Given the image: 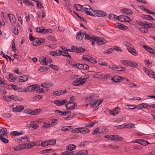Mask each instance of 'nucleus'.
I'll return each mask as SVG.
<instances>
[{"instance_id":"1","label":"nucleus","mask_w":155,"mask_h":155,"mask_svg":"<svg viewBox=\"0 0 155 155\" xmlns=\"http://www.w3.org/2000/svg\"><path fill=\"white\" fill-rule=\"evenodd\" d=\"M94 40L96 42L97 44L100 45L105 44L107 42L106 40L104 38L101 37H94Z\"/></svg>"},{"instance_id":"2","label":"nucleus","mask_w":155,"mask_h":155,"mask_svg":"<svg viewBox=\"0 0 155 155\" xmlns=\"http://www.w3.org/2000/svg\"><path fill=\"white\" fill-rule=\"evenodd\" d=\"M143 70L149 77H152L155 79V73L151 69L147 68H143Z\"/></svg>"},{"instance_id":"3","label":"nucleus","mask_w":155,"mask_h":155,"mask_svg":"<svg viewBox=\"0 0 155 155\" xmlns=\"http://www.w3.org/2000/svg\"><path fill=\"white\" fill-rule=\"evenodd\" d=\"M93 13L98 17H103L106 15L107 14L105 12L98 10H94Z\"/></svg>"},{"instance_id":"4","label":"nucleus","mask_w":155,"mask_h":155,"mask_svg":"<svg viewBox=\"0 0 155 155\" xmlns=\"http://www.w3.org/2000/svg\"><path fill=\"white\" fill-rule=\"evenodd\" d=\"M77 106V104L73 102H69L65 105V107L67 110H71L74 109Z\"/></svg>"},{"instance_id":"5","label":"nucleus","mask_w":155,"mask_h":155,"mask_svg":"<svg viewBox=\"0 0 155 155\" xmlns=\"http://www.w3.org/2000/svg\"><path fill=\"white\" fill-rule=\"evenodd\" d=\"M71 49L75 52L78 53L83 52L85 51V49L83 48H78L76 46H71Z\"/></svg>"},{"instance_id":"6","label":"nucleus","mask_w":155,"mask_h":155,"mask_svg":"<svg viewBox=\"0 0 155 155\" xmlns=\"http://www.w3.org/2000/svg\"><path fill=\"white\" fill-rule=\"evenodd\" d=\"M123 80L122 77H121L117 76H115L111 78V80L113 82H121Z\"/></svg>"},{"instance_id":"7","label":"nucleus","mask_w":155,"mask_h":155,"mask_svg":"<svg viewBox=\"0 0 155 155\" xmlns=\"http://www.w3.org/2000/svg\"><path fill=\"white\" fill-rule=\"evenodd\" d=\"M39 87V85L37 84H34L32 85L28 86L27 88V91L30 92L34 91L36 90L37 87Z\"/></svg>"},{"instance_id":"8","label":"nucleus","mask_w":155,"mask_h":155,"mask_svg":"<svg viewBox=\"0 0 155 155\" xmlns=\"http://www.w3.org/2000/svg\"><path fill=\"white\" fill-rule=\"evenodd\" d=\"M103 100L101 99L100 100H97L92 102L91 104V107H95L98 106L102 102Z\"/></svg>"},{"instance_id":"9","label":"nucleus","mask_w":155,"mask_h":155,"mask_svg":"<svg viewBox=\"0 0 155 155\" xmlns=\"http://www.w3.org/2000/svg\"><path fill=\"white\" fill-rule=\"evenodd\" d=\"M120 11L121 12L127 15H130L132 14V11L129 8L121 9Z\"/></svg>"},{"instance_id":"10","label":"nucleus","mask_w":155,"mask_h":155,"mask_svg":"<svg viewBox=\"0 0 155 155\" xmlns=\"http://www.w3.org/2000/svg\"><path fill=\"white\" fill-rule=\"evenodd\" d=\"M67 102L66 100H63L62 101L58 100H56L54 101V103L58 106H60L64 105Z\"/></svg>"},{"instance_id":"11","label":"nucleus","mask_w":155,"mask_h":155,"mask_svg":"<svg viewBox=\"0 0 155 155\" xmlns=\"http://www.w3.org/2000/svg\"><path fill=\"white\" fill-rule=\"evenodd\" d=\"M127 49L130 53L136 56L137 55L136 51L134 48L132 47H130V48H127Z\"/></svg>"},{"instance_id":"12","label":"nucleus","mask_w":155,"mask_h":155,"mask_svg":"<svg viewBox=\"0 0 155 155\" xmlns=\"http://www.w3.org/2000/svg\"><path fill=\"white\" fill-rule=\"evenodd\" d=\"M137 143L144 146L149 143L147 141L143 139H137Z\"/></svg>"},{"instance_id":"13","label":"nucleus","mask_w":155,"mask_h":155,"mask_svg":"<svg viewBox=\"0 0 155 155\" xmlns=\"http://www.w3.org/2000/svg\"><path fill=\"white\" fill-rule=\"evenodd\" d=\"M112 68L114 69H116L118 71H124L126 69L125 68L122 67L118 66L116 65L114 66V67Z\"/></svg>"},{"instance_id":"14","label":"nucleus","mask_w":155,"mask_h":155,"mask_svg":"<svg viewBox=\"0 0 155 155\" xmlns=\"http://www.w3.org/2000/svg\"><path fill=\"white\" fill-rule=\"evenodd\" d=\"M84 38L85 39L89 40L90 41H91L92 40H94V37L93 38L91 36L90 37V35L88 33L85 32L84 33Z\"/></svg>"},{"instance_id":"15","label":"nucleus","mask_w":155,"mask_h":155,"mask_svg":"<svg viewBox=\"0 0 155 155\" xmlns=\"http://www.w3.org/2000/svg\"><path fill=\"white\" fill-rule=\"evenodd\" d=\"M79 129V132L81 133L85 134L89 132V129L85 127H83Z\"/></svg>"},{"instance_id":"16","label":"nucleus","mask_w":155,"mask_h":155,"mask_svg":"<svg viewBox=\"0 0 155 155\" xmlns=\"http://www.w3.org/2000/svg\"><path fill=\"white\" fill-rule=\"evenodd\" d=\"M143 46L144 48L150 53H154V50L150 47L146 45H143Z\"/></svg>"},{"instance_id":"17","label":"nucleus","mask_w":155,"mask_h":155,"mask_svg":"<svg viewBox=\"0 0 155 155\" xmlns=\"http://www.w3.org/2000/svg\"><path fill=\"white\" fill-rule=\"evenodd\" d=\"M76 148V146L74 144H69L66 147L67 149L70 151H71V150L74 149Z\"/></svg>"},{"instance_id":"18","label":"nucleus","mask_w":155,"mask_h":155,"mask_svg":"<svg viewBox=\"0 0 155 155\" xmlns=\"http://www.w3.org/2000/svg\"><path fill=\"white\" fill-rule=\"evenodd\" d=\"M8 16L11 22L12 23H15V19L14 16L11 14H8Z\"/></svg>"},{"instance_id":"19","label":"nucleus","mask_w":155,"mask_h":155,"mask_svg":"<svg viewBox=\"0 0 155 155\" xmlns=\"http://www.w3.org/2000/svg\"><path fill=\"white\" fill-rule=\"evenodd\" d=\"M41 111V109H35L34 110H31V113H30V114L32 115H35L39 114Z\"/></svg>"},{"instance_id":"20","label":"nucleus","mask_w":155,"mask_h":155,"mask_svg":"<svg viewBox=\"0 0 155 155\" xmlns=\"http://www.w3.org/2000/svg\"><path fill=\"white\" fill-rule=\"evenodd\" d=\"M5 134H1L0 135V140H1L2 142H3L5 143H8V139L6 138H4V137H3V135H5Z\"/></svg>"},{"instance_id":"21","label":"nucleus","mask_w":155,"mask_h":155,"mask_svg":"<svg viewBox=\"0 0 155 155\" xmlns=\"http://www.w3.org/2000/svg\"><path fill=\"white\" fill-rule=\"evenodd\" d=\"M11 134L14 136H17L22 135L24 134V132L22 131L19 132L17 131H13L11 132Z\"/></svg>"},{"instance_id":"22","label":"nucleus","mask_w":155,"mask_h":155,"mask_svg":"<svg viewBox=\"0 0 155 155\" xmlns=\"http://www.w3.org/2000/svg\"><path fill=\"white\" fill-rule=\"evenodd\" d=\"M84 34L82 33L81 31H80L78 33V34L76 36V38L79 40H81L84 37Z\"/></svg>"},{"instance_id":"23","label":"nucleus","mask_w":155,"mask_h":155,"mask_svg":"<svg viewBox=\"0 0 155 155\" xmlns=\"http://www.w3.org/2000/svg\"><path fill=\"white\" fill-rule=\"evenodd\" d=\"M119 110V108L118 107H117L114 108V110H113L112 111H111L110 112V113L114 115H116L118 113V110Z\"/></svg>"},{"instance_id":"24","label":"nucleus","mask_w":155,"mask_h":155,"mask_svg":"<svg viewBox=\"0 0 155 155\" xmlns=\"http://www.w3.org/2000/svg\"><path fill=\"white\" fill-rule=\"evenodd\" d=\"M44 27H41L39 28H36L35 30L38 33H41L44 32Z\"/></svg>"},{"instance_id":"25","label":"nucleus","mask_w":155,"mask_h":155,"mask_svg":"<svg viewBox=\"0 0 155 155\" xmlns=\"http://www.w3.org/2000/svg\"><path fill=\"white\" fill-rule=\"evenodd\" d=\"M39 38H35L33 42V45L37 46L40 45L39 40Z\"/></svg>"},{"instance_id":"26","label":"nucleus","mask_w":155,"mask_h":155,"mask_svg":"<svg viewBox=\"0 0 155 155\" xmlns=\"http://www.w3.org/2000/svg\"><path fill=\"white\" fill-rule=\"evenodd\" d=\"M39 61H41L42 64L44 65H48L47 62L46 58L43 57L42 59H40Z\"/></svg>"},{"instance_id":"27","label":"nucleus","mask_w":155,"mask_h":155,"mask_svg":"<svg viewBox=\"0 0 155 155\" xmlns=\"http://www.w3.org/2000/svg\"><path fill=\"white\" fill-rule=\"evenodd\" d=\"M137 64L134 62L130 61V62H129L128 66L136 68L137 67Z\"/></svg>"},{"instance_id":"28","label":"nucleus","mask_w":155,"mask_h":155,"mask_svg":"<svg viewBox=\"0 0 155 155\" xmlns=\"http://www.w3.org/2000/svg\"><path fill=\"white\" fill-rule=\"evenodd\" d=\"M114 140L116 141H121L123 140V138L120 137L118 135H114Z\"/></svg>"},{"instance_id":"29","label":"nucleus","mask_w":155,"mask_h":155,"mask_svg":"<svg viewBox=\"0 0 155 155\" xmlns=\"http://www.w3.org/2000/svg\"><path fill=\"white\" fill-rule=\"evenodd\" d=\"M8 98L10 99H12L13 100L15 101H19V99L18 97L14 95H10L9 96Z\"/></svg>"},{"instance_id":"30","label":"nucleus","mask_w":155,"mask_h":155,"mask_svg":"<svg viewBox=\"0 0 155 155\" xmlns=\"http://www.w3.org/2000/svg\"><path fill=\"white\" fill-rule=\"evenodd\" d=\"M116 15L112 14H110L108 16L109 19L112 21L116 19Z\"/></svg>"},{"instance_id":"31","label":"nucleus","mask_w":155,"mask_h":155,"mask_svg":"<svg viewBox=\"0 0 155 155\" xmlns=\"http://www.w3.org/2000/svg\"><path fill=\"white\" fill-rule=\"evenodd\" d=\"M117 27H118V28L122 30H124L125 29V26L124 25H122L120 23H117L115 24Z\"/></svg>"},{"instance_id":"32","label":"nucleus","mask_w":155,"mask_h":155,"mask_svg":"<svg viewBox=\"0 0 155 155\" xmlns=\"http://www.w3.org/2000/svg\"><path fill=\"white\" fill-rule=\"evenodd\" d=\"M73 151H66L63 152L61 153V155H73Z\"/></svg>"},{"instance_id":"33","label":"nucleus","mask_w":155,"mask_h":155,"mask_svg":"<svg viewBox=\"0 0 155 155\" xmlns=\"http://www.w3.org/2000/svg\"><path fill=\"white\" fill-rule=\"evenodd\" d=\"M58 123V120L56 119H54L52 120L50 124L51 127L55 125Z\"/></svg>"},{"instance_id":"34","label":"nucleus","mask_w":155,"mask_h":155,"mask_svg":"<svg viewBox=\"0 0 155 155\" xmlns=\"http://www.w3.org/2000/svg\"><path fill=\"white\" fill-rule=\"evenodd\" d=\"M81 81L80 80L77 79L73 82V85L75 86H79L80 85Z\"/></svg>"},{"instance_id":"35","label":"nucleus","mask_w":155,"mask_h":155,"mask_svg":"<svg viewBox=\"0 0 155 155\" xmlns=\"http://www.w3.org/2000/svg\"><path fill=\"white\" fill-rule=\"evenodd\" d=\"M86 99L88 101H93L94 100V96H88L86 97Z\"/></svg>"},{"instance_id":"36","label":"nucleus","mask_w":155,"mask_h":155,"mask_svg":"<svg viewBox=\"0 0 155 155\" xmlns=\"http://www.w3.org/2000/svg\"><path fill=\"white\" fill-rule=\"evenodd\" d=\"M48 145H54L56 143V140H48Z\"/></svg>"},{"instance_id":"37","label":"nucleus","mask_w":155,"mask_h":155,"mask_svg":"<svg viewBox=\"0 0 155 155\" xmlns=\"http://www.w3.org/2000/svg\"><path fill=\"white\" fill-rule=\"evenodd\" d=\"M142 18L146 20H153L152 17L150 15H144Z\"/></svg>"},{"instance_id":"38","label":"nucleus","mask_w":155,"mask_h":155,"mask_svg":"<svg viewBox=\"0 0 155 155\" xmlns=\"http://www.w3.org/2000/svg\"><path fill=\"white\" fill-rule=\"evenodd\" d=\"M136 21L137 24L139 25L142 26L143 27H145V21L142 22L140 21L139 20H136Z\"/></svg>"},{"instance_id":"39","label":"nucleus","mask_w":155,"mask_h":155,"mask_svg":"<svg viewBox=\"0 0 155 155\" xmlns=\"http://www.w3.org/2000/svg\"><path fill=\"white\" fill-rule=\"evenodd\" d=\"M51 151V152H53L54 151V150L51 149H48L44 150H42L41 152V153L43 154L45 153H49L50 152V151Z\"/></svg>"},{"instance_id":"40","label":"nucleus","mask_w":155,"mask_h":155,"mask_svg":"<svg viewBox=\"0 0 155 155\" xmlns=\"http://www.w3.org/2000/svg\"><path fill=\"white\" fill-rule=\"evenodd\" d=\"M98 132L99 134H102L103 133L102 132L100 131L99 128L97 127L94 130V132H93L92 134H97Z\"/></svg>"},{"instance_id":"41","label":"nucleus","mask_w":155,"mask_h":155,"mask_svg":"<svg viewBox=\"0 0 155 155\" xmlns=\"http://www.w3.org/2000/svg\"><path fill=\"white\" fill-rule=\"evenodd\" d=\"M78 152L79 155H86L87 154V151L86 150H83Z\"/></svg>"},{"instance_id":"42","label":"nucleus","mask_w":155,"mask_h":155,"mask_svg":"<svg viewBox=\"0 0 155 155\" xmlns=\"http://www.w3.org/2000/svg\"><path fill=\"white\" fill-rule=\"evenodd\" d=\"M145 64L147 65L148 67L150 68L152 67V65L151 62H150L149 60L148 61L145 60L144 61Z\"/></svg>"},{"instance_id":"43","label":"nucleus","mask_w":155,"mask_h":155,"mask_svg":"<svg viewBox=\"0 0 155 155\" xmlns=\"http://www.w3.org/2000/svg\"><path fill=\"white\" fill-rule=\"evenodd\" d=\"M130 62V61L128 60H121L120 61V62L123 64L125 65H127L128 66L129 62Z\"/></svg>"},{"instance_id":"44","label":"nucleus","mask_w":155,"mask_h":155,"mask_svg":"<svg viewBox=\"0 0 155 155\" xmlns=\"http://www.w3.org/2000/svg\"><path fill=\"white\" fill-rule=\"evenodd\" d=\"M89 142L87 141H84L81 143V144L79 145V146L81 147L85 146L89 144Z\"/></svg>"},{"instance_id":"45","label":"nucleus","mask_w":155,"mask_h":155,"mask_svg":"<svg viewBox=\"0 0 155 155\" xmlns=\"http://www.w3.org/2000/svg\"><path fill=\"white\" fill-rule=\"evenodd\" d=\"M145 27H147L148 28H152V27L153 26V23H149L148 22L145 21Z\"/></svg>"},{"instance_id":"46","label":"nucleus","mask_w":155,"mask_h":155,"mask_svg":"<svg viewBox=\"0 0 155 155\" xmlns=\"http://www.w3.org/2000/svg\"><path fill=\"white\" fill-rule=\"evenodd\" d=\"M130 18L127 16H125V17H124V20H120L122 22H130Z\"/></svg>"},{"instance_id":"47","label":"nucleus","mask_w":155,"mask_h":155,"mask_svg":"<svg viewBox=\"0 0 155 155\" xmlns=\"http://www.w3.org/2000/svg\"><path fill=\"white\" fill-rule=\"evenodd\" d=\"M49 66L51 68L57 71L58 70V67L56 65L51 64L49 65Z\"/></svg>"},{"instance_id":"48","label":"nucleus","mask_w":155,"mask_h":155,"mask_svg":"<svg viewBox=\"0 0 155 155\" xmlns=\"http://www.w3.org/2000/svg\"><path fill=\"white\" fill-rule=\"evenodd\" d=\"M36 122V121H34L33 122V123L31 124V127H32L33 128H34V129L38 128L39 127V126L37 125L35 123V122Z\"/></svg>"},{"instance_id":"49","label":"nucleus","mask_w":155,"mask_h":155,"mask_svg":"<svg viewBox=\"0 0 155 155\" xmlns=\"http://www.w3.org/2000/svg\"><path fill=\"white\" fill-rule=\"evenodd\" d=\"M136 107L139 109L144 108H145V104L142 103L141 104H139L137 106H136Z\"/></svg>"},{"instance_id":"50","label":"nucleus","mask_w":155,"mask_h":155,"mask_svg":"<svg viewBox=\"0 0 155 155\" xmlns=\"http://www.w3.org/2000/svg\"><path fill=\"white\" fill-rule=\"evenodd\" d=\"M113 49L115 51H117L118 52H122V50L120 48L117 46H114L113 47Z\"/></svg>"},{"instance_id":"51","label":"nucleus","mask_w":155,"mask_h":155,"mask_svg":"<svg viewBox=\"0 0 155 155\" xmlns=\"http://www.w3.org/2000/svg\"><path fill=\"white\" fill-rule=\"evenodd\" d=\"M41 145L42 147L47 146L48 145V140H45L42 142L41 144Z\"/></svg>"},{"instance_id":"52","label":"nucleus","mask_w":155,"mask_h":155,"mask_svg":"<svg viewBox=\"0 0 155 155\" xmlns=\"http://www.w3.org/2000/svg\"><path fill=\"white\" fill-rule=\"evenodd\" d=\"M48 39L53 41H56V38L53 36L50 35L48 37Z\"/></svg>"},{"instance_id":"53","label":"nucleus","mask_w":155,"mask_h":155,"mask_svg":"<svg viewBox=\"0 0 155 155\" xmlns=\"http://www.w3.org/2000/svg\"><path fill=\"white\" fill-rule=\"evenodd\" d=\"M113 51V50L112 48H109L107 51H104V54L106 53L107 54H110Z\"/></svg>"},{"instance_id":"54","label":"nucleus","mask_w":155,"mask_h":155,"mask_svg":"<svg viewBox=\"0 0 155 155\" xmlns=\"http://www.w3.org/2000/svg\"><path fill=\"white\" fill-rule=\"evenodd\" d=\"M9 78L11 79V81L14 82L16 80V78H15L13 76V74H10L9 75Z\"/></svg>"},{"instance_id":"55","label":"nucleus","mask_w":155,"mask_h":155,"mask_svg":"<svg viewBox=\"0 0 155 155\" xmlns=\"http://www.w3.org/2000/svg\"><path fill=\"white\" fill-rule=\"evenodd\" d=\"M123 45L125 46L130 48V47H132V45L129 43L127 41H124L123 43Z\"/></svg>"},{"instance_id":"56","label":"nucleus","mask_w":155,"mask_h":155,"mask_svg":"<svg viewBox=\"0 0 155 155\" xmlns=\"http://www.w3.org/2000/svg\"><path fill=\"white\" fill-rule=\"evenodd\" d=\"M37 7L38 8L41 9V8H43V6L40 2L38 1L37 2Z\"/></svg>"},{"instance_id":"57","label":"nucleus","mask_w":155,"mask_h":155,"mask_svg":"<svg viewBox=\"0 0 155 155\" xmlns=\"http://www.w3.org/2000/svg\"><path fill=\"white\" fill-rule=\"evenodd\" d=\"M83 64H77V67H76L78 68L79 69L82 70L83 69Z\"/></svg>"},{"instance_id":"58","label":"nucleus","mask_w":155,"mask_h":155,"mask_svg":"<svg viewBox=\"0 0 155 155\" xmlns=\"http://www.w3.org/2000/svg\"><path fill=\"white\" fill-rule=\"evenodd\" d=\"M45 30H44V34H46L47 33H48V32H52V29L50 28H48V29H45L44 28Z\"/></svg>"},{"instance_id":"59","label":"nucleus","mask_w":155,"mask_h":155,"mask_svg":"<svg viewBox=\"0 0 155 155\" xmlns=\"http://www.w3.org/2000/svg\"><path fill=\"white\" fill-rule=\"evenodd\" d=\"M20 146V149L21 150L24 149L26 148V144L24 143L22 144L19 145Z\"/></svg>"},{"instance_id":"60","label":"nucleus","mask_w":155,"mask_h":155,"mask_svg":"<svg viewBox=\"0 0 155 155\" xmlns=\"http://www.w3.org/2000/svg\"><path fill=\"white\" fill-rule=\"evenodd\" d=\"M24 107L23 106H19L18 107V112L21 111L22 110L24 109Z\"/></svg>"},{"instance_id":"61","label":"nucleus","mask_w":155,"mask_h":155,"mask_svg":"<svg viewBox=\"0 0 155 155\" xmlns=\"http://www.w3.org/2000/svg\"><path fill=\"white\" fill-rule=\"evenodd\" d=\"M60 92V90L54 91L53 92V94L57 96H59L61 95V93Z\"/></svg>"},{"instance_id":"62","label":"nucleus","mask_w":155,"mask_h":155,"mask_svg":"<svg viewBox=\"0 0 155 155\" xmlns=\"http://www.w3.org/2000/svg\"><path fill=\"white\" fill-rule=\"evenodd\" d=\"M38 89V90L37 91V92L38 93H40L42 92H44V90L42 88H40V86L39 85V87L37 88V90Z\"/></svg>"},{"instance_id":"63","label":"nucleus","mask_w":155,"mask_h":155,"mask_svg":"<svg viewBox=\"0 0 155 155\" xmlns=\"http://www.w3.org/2000/svg\"><path fill=\"white\" fill-rule=\"evenodd\" d=\"M18 92H24L27 91V90L25 88H18L17 91Z\"/></svg>"},{"instance_id":"64","label":"nucleus","mask_w":155,"mask_h":155,"mask_svg":"<svg viewBox=\"0 0 155 155\" xmlns=\"http://www.w3.org/2000/svg\"><path fill=\"white\" fill-rule=\"evenodd\" d=\"M3 116L5 117L9 118L12 115L9 113H6L4 114Z\"/></svg>"}]
</instances>
